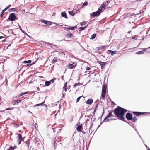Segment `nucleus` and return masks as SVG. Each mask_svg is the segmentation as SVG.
Instances as JSON below:
<instances>
[{
	"instance_id": "f257e3e1",
	"label": "nucleus",
	"mask_w": 150,
	"mask_h": 150,
	"mask_svg": "<svg viewBox=\"0 0 150 150\" xmlns=\"http://www.w3.org/2000/svg\"><path fill=\"white\" fill-rule=\"evenodd\" d=\"M127 111V110L120 106H117L115 108L114 111V113L116 116L119 118V119L124 120L125 119L124 115L125 113Z\"/></svg>"
},
{
	"instance_id": "f03ea898",
	"label": "nucleus",
	"mask_w": 150,
	"mask_h": 150,
	"mask_svg": "<svg viewBox=\"0 0 150 150\" xmlns=\"http://www.w3.org/2000/svg\"><path fill=\"white\" fill-rule=\"evenodd\" d=\"M102 12V10L101 9L99 8L98 10L95 12H93L92 13L90 14V16L91 17L93 16L94 17H98L100 15V13Z\"/></svg>"
},
{
	"instance_id": "7ed1b4c3",
	"label": "nucleus",
	"mask_w": 150,
	"mask_h": 150,
	"mask_svg": "<svg viewBox=\"0 0 150 150\" xmlns=\"http://www.w3.org/2000/svg\"><path fill=\"white\" fill-rule=\"evenodd\" d=\"M8 19L11 21H13L18 19L14 13H11L9 15Z\"/></svg>"
},
{
	"instance_id": "20e7f679",
	"label": "nucleus",
	"mask_w": 150,
	"mask_h": 150,
	"mask_svg": "<svg viewBox=\"0 0 150 150\" xmlns=\"http://www.w3.org/2000/svg\"><path fill=\"white\" fill-rule=\"evenodd\" d=\"M107 88V86L105 85H103L102 89V96L103 97H105Z\"/></svg>"
},
{
	"instance_id": "39448f33",
	"label": "nucleus",
	"mask_w": 150,
	"mask_h": 150,
	"mask_svg": "<svg viewBox=\"0 0 150 150\" xmlns=\"http://www.w3.org/2000/svg\"><path fill=\"white\" fill-rule=\"evenodd\" d=\"M113 112V111L112 110H111L110 112L109 113L108 115L104 119L103 121L99 125V126L98 127V129L99 127L100 126V125L102 123H103L105 121V120L107 119L108 118H109V117H110L113 116V115L112 114V113Z\"/></svg>"
},
{
	"instance_id": "423d86ee",
	"label": "nucleus",
	"mask_w": 150,
	"mask_h": 150,
	"mask_svg": "<svg viewBox=\"0 0 150 150\" xmlns=\"http://www.w3.org/2000/svg\"><path fill=\"white\" fill-rule=\"evenodd\" d=\"M126 117L128 120H132V115L130 113H127L126 114Z\"/></svg>"
},
{
	"instance_id": "0eeeda50",
	"label": "nucleus",
	"mask_w": 150,
	"mask_h": 150,
	"mask_svg": "<svg viewBox=\"0 0 150 150\" xmlns=\"http://www.w3.org/2000/svg\"><path fill=\"white\" fill-rule=\"evenodd\" d=\"M18 138L17 140V141L18 143V144L19 145L21 142V141L22 139V136L21 134H18Z\"/></svg>"
},
{
	"instance_id": "6e6552de",
	"label": "nucleus",
	"mask_w": 150,
	"mask_h": 150,
	"mask_svg": "<svg viewBox=\"0 0 150 150\" xmlns=\"http://www.w3.org/2000/svg\"><path fill=\"white\" fill-rule=\"evenodd\" d=\"M41 22L48 26L51 25V23H52L51 22H50L45 20H42Z\"/></svg>"
},
{
	"instance_id": "1a4fd4ad",
	"label": "nucleus",
	"mask_w": 150,
	"mask_h": 150,
	"mask_svg": "<svg viewBox=\"0 0 150 150\" xmlns=\"http://www.w3.org/2000/svg\"><path fill=\"white\" fill-rule=\"evenodd\" d=\"M23 100H13L12 102V104L13 105H15L16 104H18L20 102H21Z\"/></svg>"
},
{
	"instance_id": "9d476101",
	"label": "nucleus",
	"mask_w": 150,
	"mask_h": 150,
	"mask_svg": "<svg viewBox=\"0 0 150 150\" xmlns=\"http://www.w3.org/2000/svg\"><path fill=\"white\" fill-rule=\"evenodd\" d=\"M116 51H112V50H108L107 51V52L108 54H111L113 56L115 54Z\"/></svg>"
},
{
	"instance_id": "9b49d317",
	"label": "nucleus",
	"mask_w": 150,
	"mask_h": 150,
	"mask_svg": "<svg viewBox=\"0 0 150 150\" xmlns=\"http://www.w3.org/2000/svg\"><path fill=\"white\" fill-rule=\"evenodd\" d=\"M98 63H99L100 65L101 69H102V68L105 66V64L106 63V62H102L100 61H98Z\"/></svg>"
},
{
	"instance_id": "f8f14e48",
	"label": "nucleus",
	"mask_w": 150,
	"mask_h": 150,
	"mask_svg": "<svg viewBox=\"0 0 150 150\" xmlns=\"http://www.w3.org/2000/svg\"><path fill=\"white\" fill-rule=\"evenodd\" d=\"M93 102V100L92 99H88L86 102V103L88 104L91 105Z\"/></svg>"
},
{
	"instance_id": "ddd939ff",
	"label": "nucleus",
	"mask_w": 150,
	"mask_h": 150,
	"mask_svg": "<svg viewBox=\"0 0 150 150\" xmlns=\"http://www.w3.org/2000/svg\"><path fill=\"white\" fill-rule=\"evenodd\" d=\"M82 128V124H81V125H78L76 128V129L77 131L78 132H81V128Z\"/></svg>"
},
{
	"instance_id": "4468645a",
	"label": "nucleus",
	"mask_w": 150,
	"mask_h": 150,
	"mask_svg": "<svg viewBox=\"0 0 150 150\" xmlns=\"http://www.w3.org/2000/svg\"><path fill=\"white\" fill-rule=\"evenodd\" d=\"M73 35L70 33L67 32L66 33L65 35L66 37L67 38H70L71 37H72L73 36Z\"/></svg>"
},
{
	"instance_id": "2eb2a0df",
	"label": "nucleus",
	"mask_w": 150,
	"mask_h": 150,
	"mask_svg": "<svg viewBox=\"0 0 150 150\" xmlns=\"http://www.w3.org/2000/svg\"><path fill=\"white\" fill-rule=\"evenodd\" d=\"M61 15L62 17H64L66 19L68 18V17L67 16L66 13L65 12H62L61 13Z\"/></svg>"
},
{
	"instance_id": "dca6fc26",
	"label": "nucleus",
	"mask_w": 150,
	"mask_h": 150,
	"mask_svg": "<svg viewBox=\"0 0 150 150\" xmlns=\"http://www.w3.org/2000/svg\"><path fill=\"white\" fill-rule=\"evenodd\" d=\"M133 113L137 116H139L141 115V112H133Z\"/></svg>"
},
{
	"instance_id": "f3484780",
	"label": "nucleus",
	"mask_w": 150,
	"mask_h": 150,
	"mask_svg": "<svg viewBox=\"0 0 150 150\" xmlns=\"http://www.w3.org/2000/svg\"><path fill=\"white\" fill-rule=\"evenodd\" d=\"M88 25H87L84 27H81L79 28V31H83L85 29H86V28H87V26Z\"/></svg>"
},
{
	"instance_id": "a211bd4d",
	"label": "nucleus",
	"mask_w": 150,
	"mask_h": 150,
	"mask_svg": "<svg viewBox=\"0 0 150 150\" xmlns=\"http://www.w3.org/2000/svg\"><path fill=\"white\" fill-rule=\"evenodd\" d=\"M25 143L26 144H27V146L28 148H29V145L30 144V139H29L27 140V141L25 142Z\"/></svg>"
},
{
	"instance_id": "6ab92c4d",
	"label": "nucleus",
	"mask_w": 150,
	"mask_h": 150,
	"mask_svg": "<svg viewBox=\"0 0 150 150\" xmlns=\"http://www.w3.org/2000/svg\"><path fill=\"white\" fill-rule=\"evenodd\" d=\"M45 100H44V101L43 102H42V103H40V104H37V105H35L34 106V107H35L36 106H42L43 104H44V103H45Z\"/></svg>"
},
{
	"instance_id": "aec40b11",
	"label": "nucleus",
	"mask_w": 150,
	"mask_h": 150,
	"mask_svg": "<svg viewBox=\"0 0 150 150\" xmlns=\"http://www.w3.org/2000/svg\"><path fill=\"white\" fill-rule=\"evenodd\" d=\"M32 61L31 60H28V61L25 60L23 62V63L24 64H30L31 62Z\"/></svg>"
},
{
	"instance_id": "412c9836",
	"label": "nucleus",
	"mask_w": 150,
	"mask_h": 150,
	"mask_svg": "<svg viewBox=\"0 0 150 150\" xmlns=\"http://www.w3.org/2000/svg\"><path fill=\"white\" fill-rule=\"evenodd\" d=\"M40 139L37 137H35L34 140V142L36 144L39 141Z\"/></svg>"
},
{
	"instance_id": "4be33fe9",
	"label": "nucleus",
	"mask_w": 150,
	"mask_h": 150,
	"mask_svg": "<svg viewBox=\"0 0 150 150\" xmlns=\"http://www.w3.org/2000/svg\"><path fill=\"white\" fill-rule=\"evenodd\" d=\"M45 86H48L50 84L49 81H46L45 83Z\"/></svg>"
},
{
	"instance_id": "5701e85b",
	"label": "nucleus",
	"mask_w": 150,
	"mask_h": 150,
	"mask_svg": "<svg viewBox=\"0 0 150 150\" xmlns=\"http://www.w3.org/2000/svg\"><path fill=\"white\" fill-rule=\"evenodd\" d=\"M96 37V34H93L91 36L90 39H93Z\"/></svg>"
},
{
	"instance_id": "b1692460",
	"label": "nucleus",
	"mask_w": 150,
	"mask_h": 150,
	"mask_svg": "<svg viewBox=\"0 0 150 150\" xmlns=\"http://www.w3.org/2000/svg\"><path fill=\"white\" fill-rule=\"evenodd\" d=\"M106 6V5L105 4H101V6H100L99 8H100L101 9L103 8H104Z\"/></svg>"
},
{
	"instance_id": "393cba45",
	"label": "nucleus",
	"mask_w": 150,
	"mask_h": 150,
	"mask_svg": "<svg viewBox=\"0 0 150 150\" xmlns=\"http://www.w3.org/2000/svg\"><path fill=\"white\" fill-rule=\"evenodd\" d=\"M144 53V52L142 51H139L137 52L136 54H142Z\"/></svg>"
},
{
	"instance_id": "a878e982",
	"label": "nucleus",
	"mask_w": 150,
	"mask_h": 150,
	"mask_svg": "<svg viewBox=\"0 0 150 150\" xmlns=\"http://www.w3.org/2000/svg\"><path fill=\"white\" fill-rule=\"evenodd\" d=\"M56 78H54V79H51V80H50V81H49L50 83H53L54 82V81L55 80H56Z\"/></svg>"
},
{
	"instance_id": "bb28decb",
	"label": "nucleus",
	"mask_w": 150,
	"mask_h": 150,
	"mask_svg": "<svg viewBox=\"0 0 150 150\" xmlns=\"http://www.w3.org/2000/svg\"><path fill=\"white\" fill-rule=\"evenodd\" d=\"M105 97H103L102 96V95L101 96V98H100V103H102L103 102V100H105Z\"/></svg>"
},
{
	"instance_id": "cd10ccee",
	"label": "nucleus",
	"mask_w": 150,
	"mask_h": 150,
	"mask_svg": "<svg viewBox=\"0 0 150 150\" xmlns=\"http://www.w3.org/2000/svg\"><path fill=\"white\" fill-rule=\"evenodd\" d=\"M74 66L73 65V64H70L69 65V68L70 69H72L73 68H74Z\"/></svg>"
},
{
	"instance_id": "c85d7f7f",
	"label": "nucleus",
	"mask_w": 150,
	"mask_h": 150,
	"mask_svg": "<svg viewBox=\"0 0 150 150\" xmlns=\"http://www.w3.org/2000/svg\"><path fill=\"white\" fill-rule=\"evenodd\" d=\"M68 13L69 14L72 16H74V13H73V11H69Z\"/></svg>"
},
{
	"instance_id": "c756f323",
	"label": "nucleus",
	"mask_w": 150,
	"mask_h": 150,
	"mask_svg": "<svg viewBox=\"0 0 150 150\" xmlns=\"http://www.w3.org/2000/svg\"><path fill=\"white\" fill-rule=\"evenodd\" d=\"M133 122H135L137 120V118L135 117H134L133 118L132 117Z\"/></svg>"
},
{
	"instance_id": "7c9ffc66",
	"label": "nucleus",
	"mask_w": 150,
	"mask_h": 150,
	"mask_svg": "<svg viewBox=\"0 0 150 150\" xmlns=\"http://www.w3.org/2000/svg\"><path fill=\"white\" fill-rule=\"evenodd\" d=\"M103 48V46H100L96 48V50H98L100 49H102Z\"/></svg>"
},
{
	"instance_id": "2f4dec72",
	"label": "nucleus",
	"mask_w": 150,
	"mask_h": 150,
	"mask_svg": "<svg viewBox=\"0 0 150 150\" xmlns=\"http://www.w3.org/2000/svg\"><path fill=\"white\" fill-rule=\"evenodd\" d=\"M66 28L67 29L71 30H74V28L73 27H66Z\"/></svg>"
},
{
	"instance_id": "473e14b6",
	"label": "nucleus",
	"mask_w": 150,
	"mask_h": 150,
	"mask_svg": "<svg viewBox=\"0 0 150 150\" xmlns=\"http://www.w3.org/2000/svg\"><path fill=\"white\" fill-rule=\"evenodd\" d=\"M35 62H33L32 63H30V64H27V65H26L25 66H26V67H30L31 65L34 64H35Z\"/></svg>"
},
{
	"instance_id": "72a5a7b5",
	"label": "nucleus",
	"mask_w": 150,
	"mask_h": 150,
	"mask_svg": "<svg viewBox=\"0 0 150 150\" xmlns=\"http://www.w3.org/2000/svg\"><path fill=\"white\" fill-rule=\"evenodd\" d=\"M80 85V83L79 82H78V83H75L74 85L73 86L74 87H75L78 85Z\"/></svg>"
},
{
	"instance_id": "f704fd0d",
	"label": "nucleus",
	"mask_w": 150,
	"mask_h": 150,
	"mask_svg": "<svg viewBox=\"0 0 150 150\" xmlns=\"http://www.w3.org/2000/svg\"><path fill=\"white\" fill-rule=\"evenodd\" d=\"M28 93V92H25L22 93H21V94L19 96H22L25 94H26Z\"/></svg>"
},
{
	"instance_id": "c9c22d12",
	"label": "nucleus",
	"mask_w": 150,
	"mask_h": 150,
	"mask_svg": "<svg viewBox=\"0 0 150 150\" xmlns=\"http://www.w3.org/2000/svg\"><path fill=\"white\" fill-rule=\"evenodd\" d=\"M57 59L56 57H54L52 62V63H55V62L57 61Z\"/></svg>"
},
{
	"instance_id": "e433bc0d",
	"label": "nucleus",
	"mask_w": 150,
	"mask_h": 150,
	"mask_svg": "<svg viewBox=\"0 0 150 150\" xmlns=\"http://www.w3.org/2000/svg\"><path fill=\"white\" fill-rule=\"evenodd\" d=\"M19 27L20 30L22 31V32H23V33L25 34V33L23 30L21 28V27L20 25H19Z\"/></svg>"
},
{
	"instance_id": "4c0bfd02",
	"label": "nucleus",
	"mask_w": 150,
	"mask_h": 150,
	"mask_svg": "<svg viewBox=\"0 0 150 150\" xmlns=\"http://www.w3.org/2000/svg\"><path fill=\"white\" fill-rule=\"evenodd\" d=\"M14 108H7L4 111L5 112V111L6 110H11V109H13Z\"/></svg>"
},
{
	"instance_id": "58836bf2",
	"label": "nucleus",
	"mask_w": 150,
	"mask_h": 150,
	"mask_svg": "<svg viewBox=\"0 0 150 150\" xmlns=\"http://www.w3.org/2000/svg\"><path fill=\"white\" fill-rule=\"evenodd\" d=\"M86 24V22L85 21H83L82 23H80V25L81 26L83 25H85Z\"/></svg>"
},
{
	"instance_id": "ea45409f",
	"label": "nucleus",
	"mask_w": 150,
	"mask_h": 150,
	"mask_svg": "<svg viewBox=\"0 0 150 150\" xmlns=\"http://www.w3.org/2000/svg\"><path fill=\"white\" fill-rule=\"evenodd\" d=\"M88 2H85L84 3H83V4L82 5V6H87L88 5Z\"/></svg>"
},
{
	"instance_id": "a19ab883",
	"label": "nucleus",
	"mask_w": 150,
	"mask_h": 150,
	"mask_svg": "<svg viewBox=\"0 0 150 150\" xmlns=\"http://www.w3.org/2000/svg\"><path fill=\"white\" fill-rule=\"evenodd\" d=\"M82 96L79 97L77 98L76 100V102H77L79 101V100L82 97Z\"/></svg>"
},
{
	"instance_id": "79ce46f5",
	"label": "nucleus",
	"mask_w": 150,
	"mask_h": 150,
	"mask_svg": "<svg viewBox=\"0 0 150 150\" xmlns=\"http://www.w3.org/2000/svg\"><path fill=\"white\" fill-rule=\"evenodd\" d=\"M8 32L10 33H12V34H13V30H11V29H10V30L9 31H8Z\"/></svg>"
},
{
	"instance_id": "37998d69",
	"label": "nucleus",
	"mask_w": 150,
	"mask_h": 150,
	"mask_svg": "<svg viewBox=\"0 0 150 150\" xmlns=\"http://www.w3.org/2000/svg\"><path fill=\"white\" fill-rule=\"evenodd\" d=\"M132 39H134L135 40H137V38L136 37H135V36H133L132 37Z\"/></svg>"
},
{
	"instance_id": "c03bdc74",
	"label": "nucleus",
	"mask_w": 150,
	"mask_h": 150,
	"mask_svg": "<svg viewBox=\"0 0 150 150\" xmlns=\"http://www.w3.org/2000/svg\"><path fill=\"white\" fill-rule=\"evenodd\" d=\"M9 149L10 150H13L14 149V148L13 147L11 146L9 148Z\"/></svg>"
},
{
	"instance_id": "a18cd8bd",
	"label": "nucleus",
	"mask_w": 150,
	"mask_h": 150,
	"mask_svg": "<svg viewBox=\"0 0 150 150\" xmlns=\"http://www.w3.org/2000/svg\"><path fill=\"white\" fill-rule=\"evenodd\" d=\"M91 69V68L89 67H87L86 68V70L87 71H88L90 70Z\"/></svg>"
},
{
	"instance_id": "49530a36",
	"label": "nucleus",
	"mask_w": 150,
	"mask_h": 150,
	"mask_svg": "<svg viewBox=\"0 0 150 150\" xmlns=\"http://www.w3.org/2000/svg\"><path fill=\"white\" fill-rule=\"evenodd\" d=\"M63 89L65 91V92H66V91H67V87L66 86L65 87L64 86V87H63Z\"/></svg>"
},
{
	"instance_id": "de8ad7c7",
	"label": "nucleus",
	"mask_w": 150,
	"mask_h": 150,
	"mask_svg": "<svg viewBox=\"0 0 150 150\" xmlns=\"http://www.w3.org/2000/svg\"><path fill=\"white\" fill-rule=\"evenodd\" d=\"M111 120V119H108V118L104 122H106V121H110V120Z\"/></svg>"
},
{
	"instance_id": "09e8293b",
	"label": "nucleus",
	"mask_w": 150,
	"mask_h": 150,
	"mask_svg": "<svg viewBox=\"0 0 150 150\" xmlns=\"http://www.w3.org/2000/svg\"><path fill=\"white\" fill-rule=\"evenodd\" d=\"M87 117H89V118H92V117H93L92 116V115H89L88 116H87Z\"/></svg>"
},
{
	"instance_id": "8fccbe9b",
	"label": "nucleus",
	"mask_w": 150,
	"mask_h": 150,
	"mask_svg": "<svg viewBox=\"0 0 150 150\" xmlns=\"http://www.w3.org/2000/svg\"><path fill=\"white\" fill-rule=\"evenodd\" d=\"M30 149H31V150H35V149H34V148L32 146L31 147Z\"/></svg>"
},
{
	"instance_id": "3c124183",
	"label": "nucleus",
	"mask_w": 150,
	"mask_h": 150,
	"mask_svg": "<svg viewBox=\"0 0 150 150\" xmlns=\"http://www.w3.org/2000/svg\"><path fill=\"white\" fill-rule=\"evenodd\" d=\"M98 106V103L96 104V105L95 108L96 109Z\"/></svg>"
},
{
	"instance_id": "603ef678",
	"label": "nucleus",
	"mask_w": 150,
	"mask_h": 150,
	"mask_svg": "<svg viewBox=\"0 0 150 150\" xmlns=\"http://www.w3.org/2000/svg\"><path fill=\"white\" fill-rule=\"evenodd\" d=\"M16 8H11V11H15V9Z\"/></svg>"
},
{
	"instance_id": "864d4df0",
	"label": "nucleus",
	"mask_w": 150,
	"mask_h": 150,
	"mask_svg": "<svg viewBox=\"0 0 150 150\" xmlns=\"http://www.w3.org/2000/svg\"><path fill=\"white\" fill-rule=\"evenodd\" d=\"M147 48H143L142 50L143 51H146Z\"/></svg>"
},
{
	"instance_id": "5fc2aeb1",
	"label": "nucleus",
	"mask_w": 150,
	"mask_h": 150,
	"mask_svg": "<svg viewBox=\"0 0 150 150\" xmlns=\"http://www.w3.org/2000/svg\"><path fill=\"white\" fill-rule=\"evenodd\" d=\"M25 35H27L28 37H29L30 38H31V37H30V35H28V34H27L26 33H25Z\"/></svg>"
},
{
	"instance_id": "6e6d98bb",
	"label": "nucleus",
	"mask_w": 150,
	"mask_h": 150,
	"mask_svg": "<svg viewBox=\"0 0 150 150\" xmlns=\"http://www.w3.org/2000/svg\"><path fill=\"white\" fill-rule=\"evenodd\" d=\"M67 82H66L65 83H64V86L65 87H66L67 86Z\"/></svg>"
},
{
	"instance_id": "4d7b16f0",
	"label": "nucleus",
	"mask_w": 150,
	"mask_h": 150,
	"mask_svg": "<svg viewBox=\"0 0 150 150\" xmlns=\"http://www.w3.org/2000/svg\"><path fill=\"white\" fill-rule=\"evenodd\" d=\"M5 37V36H0V39H2V38H4Z\"/></svg>"
},
{
	"instance_id": "13d9d810",
	"label": "nucleus",
	"mask_w": 150,
	"mask_h": 150,
	"mask_svg": "<svg viewBox=\"0 0 150 150\" xmlns=\"http://www.w3.org/2000/svg\"><path fill=\"white\" fill-rule=\"evenodd\" d=\"M146 113L145 112H141V115H144Z\"/></svg>"
},
{
	"instance_id": "bf43d9fd",
	"label": "nucleus",
	"mask_w": 150,
	"mask_h": 150,
	"mask_svg": "<svg viewBox=\"0 0 150 150\" xmlns=\"http://www.w3.org/2000/svg\"><path fill=\"white\" fill-rule=\"evenodd\" d=\"M93 123H92L91 124V126L90 127V129L91 128L92 125H93Z\"/></svg>"
},
{
	"instance_id": "052dcab7",
	"label": "nucleus",
	"mask_w": 150,
	"mask_h": 150,
	"mask_svg": "<svg viewBox=\"0 0 150 150\" xmlns=\"http://www.w3.org/2000/svg\"><path fill=\"white\" fill-rule=\"evenodd\" d=\"M44 106H45L46 107V108L47 109V105L46 104H44Z\"/></svg>"
},
{
	"instance_id": "680f3d73",
	"label": "nucleus",
	"mask_w": 150,
	"mask_h": 150,
	"mask_svg": "<svg viewBox=\"0 0 150 150\" xmlns=\"http://www.w3.org/2000/svg\"><path fill=\"white\" fill-rule=\"evenodd\" d=\"M48 44L50 45H54V46H56L55 45H53L51 43H48Z\"/></svg>"
},
{
	"instance_id": "e2e57ef3",
	"label": "nucleus",
	"mask_w": 150,
	"mask_h": 150,
	"mask_svg": "<svg viewBox=\"0 0 150 150\" xmlns=\"http://www.w3.org/2000/svg\"><path fill=\"white\" fill-rule=\"evenodd\" d=\"M3 13H1V14L0 15V17H1L3 16Z\"/></svg>"
},
{
	"instance_id": "0e129e2a",
	"label": "nucleus",
	"mask_w": 150,
	"mask_h": 150,
	"mask_svg": "<svg viewBox=\"0 0 150 150\" xmlns=\"http://www.w3.org/2000/svg\"><path fill=\"white\" fill-rule=\"evenodd\" d=\"M82 132V133L84 134H85V132L84 131H81V132Z\"/></svg>"
},
{
	"instance_id": "69168bd1",
	"label": "nucleus",
	"mask_w": 150,
	"mask_h": 150,
	"mask_svg": "<svg viewBox=\"0 0 150 150\" xmlns=\"http://www.w3.org/2000/svg\"><path fill=\"white\" fill-rule=\"evenodd\" d=\"M5 11L4 10H3L2 11V13H4V12Z\"/></svg>"
},
{
	"instance_id": "338daca9",
	"label": "nucleus",
	"mask_w": 150,
	"mask_h": 150,
	"mask_svg": "<svg viewBox=\"0 0 150 150\" xmlns=\"http://www.w3.org/2000/svg\"><path fill=\"white\" fill-rule=\"evenodd\" d=\"M16 127H18L19 125H18V124H16Z\"/></svg>"
},
{
	"instance_id": "774afa93",
	"label": "nucleus",
	"mask_w": 150,
	"mask_h": 150,
	"mask_svg": "<svg viewBox=\"0 0 150 150\" xmlns=\"http://www.w3.org/2000/svg\"><path fill=\"white\" fill-rule=\"evenodd\" d=\"M73 27L74 28V30L75 28H76V26H73Z\"/></svg>"
}]
</instances>
